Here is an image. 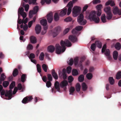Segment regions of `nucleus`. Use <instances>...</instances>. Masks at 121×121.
Here are the masks:
<instances>
[{"label": "nucleus", "instance_id": "nucleus-36", "mask_svg": "<svg viewBox=\"0 0 121 121\" xmlns=\"http://www.w3.org/2000/svg\"><path fill=\"white\" fill-rule=\"evenodd\" d=\"M72 73L73 75L76 76L78 74V71L76 69H73L72 71Z\"/></svg>", "mask_w": 121, "mask_h": 121}, {"label": "nucleus", "instance_id": "nucleus-11", "mask_svg": "<svg viewBox=\"0 0 121 121\" xmlns=\"http://www.w3.org/2000/svg\"><path fill=\"white\" fill-rule=\"evenodd\" d=\"M68 84V82L67 81L64 80L61 82L60 84V86L62 88H64V90H65L66 89V86Z\"/></svg>", "mask_w": 121, "mask_h": 121}, {"label": "nucleus", "instance_id": "nucleus-24", "mask_svg": "<svg viewBox=\"0 0 121 121\" xmlns=\"http://www.w3.org/2000/svg\"><path fill=\"white\" fill-rule=\"evenodd\" d=\"M40 23L41 25L43 26H45L47 25V21L46 19H42L40 21Z\"/></svg>", "mask_w": 121, "mask_h": 121}, {"label": "nucleus", "instance_id": "nucleus-10", "mask_svg": "<svg viewBox=\"0 0 121 121\" xmlns=\"http://www.w3.org/2000/svg\"><path fill=\"white\" fill-rule=\"evenodd\" d=\"M60 27L59 26H58L55 28L54 31L53 33V37H55L58 35L60 32Z\"/></svg>", "mask_w": 121, "mask_h": 121}, {"label": "nucleus", "instance_id": "nucleus-46", "mask_svg": "<svg viewBox=\"0 0 121 121\" xmlns=\"http://www.w3.org/2000/svg\"><path fill=\"white\" fill-rule=\"evenodd\" d=\"M85 59V57L84 56L82 57L81 58V59L79 62V66L80 67L82 66V62H83Z\"/></svg>", "mask_w": 121, "mask_h": 121}, {"label": "nucleus", "instance_id": "nucleus-26", "mask_svg": "<svg viewBox=\"0 0 121 121\" xmlns=\"http://www.w3.org/2000/svg\"><path fill=\"white\" fill-rule=\"evenodd\" d=\"M101 19L103 22L105 23L107 21L105 15L104 14L102 15L101 17Z\"/></svg>", "mask_w": 121, "mask_h": 121}, {"label": "nucleus", "instance_id": "nucleus-33", "mask_svg": "<svg viewBox=\"0 0 121 121\" xmlns=\"http://www.w3.org/2000/svg\"><path fill=\"white\" fill-rule=\"evenodd\" d=\"M54 18L56 21H58L59 19V16L58 13H55L54 16Z\"/></svg>", "mask_w": 121, "mask_h": 121}, {"label": "nucleus", "instance_id": "nucleus-54", "mask_svg": "<svg viewBox=\"0 0 121 121\" xmlns=\"http://www.w3.org/2000/svg\"><path fill=\"white\" fill-rule=\"evenodd\" d=\"M47 78L49 81H52V77L51 74H47Z\"/></svg>", "mask_w": 121, "mask_h": 121}, {"label": "nucleus", "instance_id": "nucleus-64", "mask_svg": "<svg viewBox=\"0 0 121 121\" xmlns=\"http://www.w3.org/2000/svg\"><path fill=\"white\" fill-rule=\"evenodd\" d=\"M70 29L68 28L65 29L64 31L63 32V33L64 34H65L67 33L69 31V30Z\"/></svg>", "mask_w": 121, "mask_h": 121}, {"label": "nucleus", "instance_id": "nucleus-17", "mask_svg": "<svg viewBox=\"0 0 121 121\" xmlns=\"http://www.w3.org/2000/svg\"><path fill=\"white\" fill-rule=\"evenodd\" d=\"M52 74L53 77L55 79H58V75L54 69H53L52 70Z\"/></svg>", "mask_w": 121, "mask_h": 121}, {"label": "nucleus", "instance_id": "nucleus-40", "mask_svg": "<svg viewBox=\"0 0 121 121\" xmlns=\"http://www.w3.org/2000/svg\"><path fill=\"white\" fill-rule=\"evenodd\" d=\"M109 81L110 84L111 85H113L114 83V80L112 77H109Z\"/></svg>", "mask_w": 121, "mask_h": 121}, {"label": "nucleus", "instance_id": "nucleus-53", "mask_svg": "<svg viewBox=\"0 0 121 121\" xmlns=\"http://www.w3.org/2000/svg\"><path fill=\"white\" fill-rule=\"evenodd\" d=\"M73 78L71 76H69L68 78V81L69 83H71L73 80Z\"/></svg>", "mask_w": 121, "mask_h": 121}, {"label": "nucleus", "instance_id": "nucleus-57", "mask_svg": "<svg viewBox=\"0 0 121 121\" xmlns=\"http://www.w3.org/2000/svg\"><path fill=\"white\" fill-rule=\"evenodd\" d=\"M33 14H34L33 10H30L29 13V17L30 18H32L33 17Z\"/></svg>", "mask_w": 121, "mask_h": 121}, {"label": "nucleus", "instance_id": "nucleus-50", "mask_svg": "<svg viewBox=\"0 0 121 121\" xmlns=\"http://www.w3.org/2000/svg\"><path fill=\"white\" fill-rule=\"evenodd\" d=\"M104 52H105L104 54L106 56H108L109 55H110V51L108 49H106Z\"/></svg>", "mask_w": 121, "mask_h": 121}, {"label": "nucleus", "instance_id": "nucleus-18", "mask_svg": "<svg viewBox=\"0 0 121 121\" xmlns=\"http://www.w3.org/2000/svg\"><path fill=\"white\" fill-rule=\"evenodd\" d=\"M96 46L98 48H101L102 47V43L99 41H96L95 43Z\"/></svg>", "mask_w": 121, "mask_h": 121}, {"label": "nucleus", "instance_id": "nucleus-45", "mask_svg": "<svg viewBox=\"0 0 121 121\" xmlns=\"http://www.w3.org/2000/svg\"><path fill=\"white\" fill-rule=\"evenodd\" d=\"M42 68L44 71L46 72H47L48 67L46 65L43 64L42 65Z\"/></svg>", "mask_w": 121, "mask_h": 121}, {"label": "nucleus", "instance_id": "nucleus-7", "mask_svg": "<svg viewBox=\"0 0 121 121\" xmlns=\"http://www.w3.org/2000/svg\"><path fill=\"white\" fill-rule=\"evenodd\" d=\"M112 11L114 14H118L119 15H121V9H118L117 7H115L114 8Z\"/></svg>", "mask_w": 121, "mask_h": 121}, {"label": "nucleus", "instance_id": "nucleus-28", "mask_svg": "<svg viewBox=\"0 0 121 121\" xmlns=\"http://www.w3.org/2000/svg\"><path fill=\"white\" fill-rule=\"evenodd\" d=\"M104 10L106 13L111 12L110 9V7L109 6L105 7L104 9Z\"/></svg>", "mask_w": 121, "mask_h": 121}, {"label": "nucleus", "instance_id": "nucleus-51", "mask_svg": "<svg viewBox=\"0 0 121 121\" xmlns=\"http://www.w3.org/2000/svg\"><path fill=\"white\" fill-rule=\"evenodd\" d=\"M23 6L24 7L25 10L27 12L28 11L29 8V5L28 4L24 5L23 4Z\"/></svg>", "mask_w": 121, "mask_h": 121}, {"label": "nucleus", "instance_id": "nucleus-63", "mask_svg": "<svg viewBox=\"0 0 121 121\" xmlns=\"http://www.w3.org/2000/svg\"><path fill=\"white\" fill-rule=\"evenodd\" d=\"M23 17V19L25 18L26 17V14L25 12H24L21 14H20Z\"/></svg>", "mask_w": 121, "mask_h": 121}, {"label": "nucleus", "instance_id": "nucleus-19", "mask_svg": "<svg viewBox=\"0 0 121 121\" xmlns=\"http://www.w3.org/2000/svg\"><path fill=\"white\" fill-rule=\"evenodd\" d=\"M6 77L4 75V73H2L0 76V84H1L2 83V81H4L5 80V79Z\"/></svg>", "mask_w": 121, "mask_h": 121}, {"label": "nucleus", "instance_id": "nucleus-21", "mask_svg": "<svg viewBox=\"0 0 121 121\" xmlns=\"http://www.w3.org/2000/svg\"><path fill=\"white\" fill-rule=\"evenodd\" d=\"M106 5H108L110 4L112 6H113L115 5V4L114 2L112 0L108 1L106 2L105 3Z\"/></svg>", "mask_w": 121, "mask_h": 121}, {"label": "nucleus", "instance_id": "nucleus-34", "mask_svg": "<svg viewBox=\"0 0 121 121\" xmlns=\"http://www.w3.org/2000/svg\"><path fill=\"white\" fill-rule=\"evenodd\" d=\"M80 88L81 86L80 84L79 83H77L75 87L76 91L77 92H79L80 91Z\"/></svg>", "mask_w": 121, "mask_h": 121}, {"label": "nucleus", "instance_id": "nucleus-31", "mask_svg": "<svg viewBox=\"0 0 121 121\" xmlns=\"http://www.w3.org/2000/svg\"><path fill=\"white\" fill-rule=\"evenodd\" d=\"M78 80L80 82H82L84 80V76L83 74L80 75L78 78Z\"/></svg>", "mask_w": 121, "mask_h": 121}, {"label": "nucleus", "instance_id": "nucleus-61", "mask_svg": "<svg viewBox=\"0 0 121 121\" xmlns=\"http://www.w3.org/2000/svg\"><path fill=\"white\" fill-rule=\"evenodd\" d=\"M23 19L22 20L21 19L19 18L18 19V20L17 21V23L19 24H23Z\"/></svg>", "mask_w": 121, "mask_h": 121}, {"label": "nucleus", "instance_id": "nucleus-13", "mask_svg": "<svg viewBox=\"0 0 121 121\" xmlns=\"http://www.w3.org/2000/svg\"><path fill=\"white\" fill-rule=\"evenodd\" d=\"M96 8L98 11L97 15L98 16H100L101 13V9L102 8V5L101 4L98 5L96 6Z\"/></svg>", "mask_w": 121, "mask_h": 121}, {"label": "nucleus", "instance_id": "nucleus-27", "mask_svg": "<svg viewBox=\"0 0 121 121\" xmlns=\"http://www.w3.org/2000/svg\"><path fill=\"white\" fill-rule=\"evenodd\" d=\"M82 90L84 91H86L87 88V86L85 82H83L82 83Z\"/></svg>", "mask_w": 121, "mask_h": 121}, {"label": "nucleus", "instance_id": "nucleus-35", "mask_svg": "<svg viewBox=\"0 0 121 121\" xmlns=\"http://www.w3.org/2000/svg\"><path fill=\"white\" fill-rule=\"evenodd\" d=\"M75 91V89L74 87L71 86L70 87L69 90V92H70L69 94L70 95H73V93Z\"/></svg>", "mask_w": 121, "mask_h": 121}, {"label": "nucleus", "instance_id": "nucleus-58", "mask_svg": "<svg viewBox=\"0 0 121 121\" xmlns=\"http://www.w3.org/2000/svg\"><path fill=\"white\" fill-rule=\"evenodd\" d=\"M76 29L78 31L81 30L83 28V26H78L76 27Z\"/></svg>", "mask_w": 121, "mask_h": 121}, {"label": "nucleus", "instance_id": "nucleus-29", "mask_svg": "<svg viewBox=\"0 0 121 121\" xmlns=\"http://www.w3.org/2000/svg\"><path fill=\"white\" fill-rule=\"evenodd\" d=\"M18 72L17 69L16 68L15 69L13 73V76L14 77H15L18 75Z\"/></svg>", "mask_w": 121, "mask_h": 121}, {"label": "nucleus", "instance_id": "nucleus-30", "mask_svg": "<svg viewBox=\"0 0 121 121\" xmlns=\"http://www.w3.org/2000/svg\"><path fill=\"white\" fill-rule=\"evenodd\" d=\"M107 14V18L108 20H109L111 19L112 18V12L106 13Z\"/></svg>", "mask_w": 121, "mask_h": 121}, {"label": "nucleus", "instance_id": "nucleus-15", "mask_svg": "<svg viewBox=\"0 0 121 121\" xmlns=\"http://www.w3.org/2000/svg\"><path fill=\"white\" fill-rule=\"evenodd\" d=\"M30 40L31 43L33 44L36 43L37 42L36 38L33 36H31L30 39Z\"/></svg>", "mask_w": 121, "mask_h": 121}, {"label": "nucleus", "instance_id": "nucleus-60", "mask_svg": "<svg viewBox=\"0 0 121 121\" xmlns=\"http://www.w3.org/2000/svg\"><path fill=\"white\" fill-rule=\"evenodd\" d=\"M35 57V55L33 53H31L30 54L29 57V58L30 59H32L34 58Z\"/></svg>", "mask_w": 121, "mask_h": 121}, {"label": "nucleus", "instance_id": "nucleus-5", "mask_svg": "<svg viewBox=\"0 0 121 121\" xmlns=\"http://www.w3.org/2000/svg\"><path fill=\"white\" fill-rule=\"evenodd\" d=\"M78 0H72V1H70L68 4L67 5V6L68 7L67 13V15H69L71 12L73 6V2L74 3Z\"/></svg>", "mask_w": 121, "mask_h": 121}, {"label": "nucleus", "instance_id": "nucleus-38", "mask_svg": "<svg viewBox=\"0 0 121 121\" xmlns=\"http://www.w3.org/2000/svg\"><path fill=\"white\" fill-rule=\"evenodd\" d=\"M116 78L117 79H119L121 78V71H119L117 73Z\"/></svg>", "mask_w": 121, "mask_h": 121}, {"label": "nucleus", "instance_id": "nucleus-1", "mask_svg": "<svg viewBox=\"0 0 121 121\" xmlns=\"http://www.w3.org/2000/svg\"><path fill=\"white\" fill-rule=\"evenodd\" d=\"M60 44L62 48L59 44H56V52L57 54H60L61 52H64L66 49L65 46L67 47H70L71 46L72 44L71 42L68 39H66L64 41L61 40Z\"/></svg>", "mask_w": 121, "mask_h": 121}, {"label": "nucleus", "instance_id": "nucleus-39", "mask_svg": "<svg viewBox=\"0 0 121 121\" xmlns=\"http://www.w3.org/2000/svg\"><path fill=\"white\" fill-rule=\"evenodd\" d=\"M39 7L36 6L35 7L33 8V12L34 14H36L39 10Z\"/></svg>", "mask_w": 121, "mask_h": 121}, {"label": "nucleus", "instance_id": "nucleus-4", "mask_svg": "<svg viewBox=\"0 0 121 121\" xmlns=\"http://www.w3.org/2000/svg\"><path fill=\"white\" fill-rule=\"evenodd\" d=\"M84 16L82 14H81L78 17V21L79 24L81 25H84L86 22V20L84 19Z\"/></svg>", "mask_w": 121, "mask_h": 121}, {"label": "nucleus", "instance_id": "nucleus-3", "mask_svg": "<svg viewBox=\"0 0 121 121\" xmlns=\"http://www.w3.org/2000/svg\"><path fill=\"white\" fill-rule=\"evenodd\" d=\"M1 95H5V97H8L9 99H10L12 98V90H9V91L6 90L5 92L4 90L2 89L1 91Z\"/></svg>", "mask_w": 121, "mask_h": 121}, {"label": "nucleus", "instance_id": "nucleus-43", "mask_svg": "<svg viewBox=\"0 0 121 121\" xmlns=\"http://www.w3.org/2000/svg\"><path fill=\"white\" fill-rule=\"evenodd\" d=\"M9 82L7 81H4L3 83V85L4 87H6L9 85Z\"/></svg>", "mask_w": 121, "mask_h": 121}, {"label": "nucleus", "instance_id": "nucleus-8", "mask_svg": "<svg viewBox=\"0 0 121 121\" xmlns=\"http://www.w3.org/2000/svg\"><path fill=\"white\" fill-rule=\"evenodd\" d=\"M80 7L76 6L73 8V14L77 15L79 13L80 11Z\"/></svg>", "mask_w": 121, "mask_h": 121}, {"label": "nucleus", "instance_id": "nucleus-41", "mask_svg": "<svg viewBox=\"0 0 121 121\" xmlns=\"http://www.w3.org/2000/svg\"><path fill=\"white\" fill-rule=\"evenodd\" d=\"M86 76L88 80H91L93 77L92 74L90 73H87Z\"/></svg>", "mask_w": 121, "mask_h": 121}, {"label": "nucleus", "instance_id": "nucleus-47", "mask_svg": "<svg viewBox=\"0 0 121 121\" xmlns=\"http://www.w3.org/2000/svg\"><path fill=\"white\" fill-rule=\"evenodd\" d=\"M74 63L75 65H78L79 66V63H78V58L77 57L75 58L74 60Z\"/></svg>", "mask_w": 121, "mask_h": 121}, {"label": "nucleus", "instance_id": "nucleus-23", "mask_svg": "<svg viewBox=\"0 0 121 121\" xmlns=\"http://www.w3.org/2000/svg\"><path fill=\"white\" fill-rule=\"evenodd\" d=\"M59 85H60V84H59V83L57 81H56L54 84L55 88L57 89L58 91H59L60 89L59 86Z\"/></svg>", "mask_w": 121, "mask_h": 121}, {"label": "nucleus", "instance_id": "nucleus-9", "mask_svg": "<svg viewBox=\"0 0 121 121\" xmlns=\"http://www.w3.org/2000/svg\"><path fill=\"white\" fill-rule=\"evenodd\" d=\"M69 39L73 43L77 42L78 41V39L76 36L74 35H70L69 36Z\"/></svg>", "mask_w": 121, "mask_h": 121}, {"label": "nucleus", "instance_id": "nucleus-49", "mask_svg": "<svg viewBox=\"0 0 121 121\" xmlns=\"http://www.w3.org/2000/svg\"><path fill=\"white\" fill-rule=\"evenodd\" d=\"M96 48V45L95 43H93L92 44L91 46V49L93 51H94Z\"/></svg>", "mask_w": 121, "mask_h": 121}, {"label": "nucleus", "instance_id": "nucleus-44", "mask_svg": "<svg viewBox=\"0 0 121 121\" xmlns=\"http://www.w3.org/2000/svg\"><path fill=\"white\" fill-rule=\"evenodd\" d=\"M15 83L14 82H13L10 84L9 86V88L10 90L12 89L15 86Z\"/></svg>", "mask_w": 121, "mask_h": 121}, {"label": "nucleus", "instance_id": "nucleus-25", "mask_svg": "<svg viewBox=\"0 0 121 121\" xmlns=\"http://www.w3.org/2000/svg\"><path fill=\"white\" fill-rule=\"evenodd\" d=\"M118 56V53L116 51H114L113 52V58L115 60L117 59Z\"/></svg>", "mask_w": 121, "mask_h": 121}, {"label": "nucleus", "instance_id": "nucleus-56", "mask_svg": "<svg viewBox=\"0 0 121 121\" xmlns=\"http://www.w3.org/2000/svg\"><path fill=\"white\" fill-rule=\"evenodd\" d=\"M50 81H48L46 83V86L48 88L50 87L52 85V83Z\"/></svg>", "mask_w": 121, "mask_h": 121}, {"label": "nucleus", "instance_id": "nucleus-20", "mask_svg": "<svg viewBox=\"0 0 121 121\" xmlns=\"http://www.w3.org/2000/svg\"><path fill=\"white\" fill-rule=\"evenodd\" d=\"M55 49L54 47L52 45H51L48 47V50L49 52H53L54 51Z\"/></svg>", "mask_w": 121, "mask_h": 121}, {"label": "nucleus", "instance_id": "nucleus-48", "mask_svg": "<svg viewBox=\"0 0 121 121\" xmlns=\"http://www.w3.org/2000/svg\"><path fill=\"white\" fill-rule=\"evenodd\" d=\"M37 68L38 72L40 73L41 72V67L40 65L39 64H37Z\"/></svg>", "mask_w": 121, "mask_h": 121}, {"label": "nucleus", "instance_id": "nucleus-37", "mask_svg": "<svg viewBox=\"0 0 121 121\" xmlns=\"http://www.w3.org/2000/svg\"><path fill=\"white\" fill-rule=\"evenodd\" d=\"M115 47L117 50H120L121 47V45L119 43H117L115 45Z\"/></svg>", "mask_w": 121, "mask_h": 121}, {"label": "nucleus", "instance_id": "nucleus-59", "mask_svg": "<svg viewBox=\"0 0 121 121\" xmlns=\"http://www.w3.org/2000/svg\"><path fill=\"white\" fill-rule=\"evenodd\" d=\"M33 48V46L31 44H29L27 47V48L28 50H32Z\"/></svg>", "mask_w": 121, "mask_h": 121}, {"label": "nucleus", "instance_id": "nucleus-14", "mask_svg": "<svg viewBox=\"0 0 121 121\" xmlns=\"http://www.w3.org/2000/svg\"><path fill=\"white\" fill-rule=\"evenodd\" d=\"M41 26L40 25H36L35 28L36 33L37 34H39L41 31Z\"/></svg>", "mask_w": 121, "mask_h": 121}, {"label": "nucleus", "instance_id": "nucleus-6", "mask_svg": "<svg viewBox=\"0 0 121 121\" xmlns=\"http://www.w3.org/2000/svg\"><path fill=\"white\" fill-rule=\"evenodd\" d=\"M33 99L32 96H27L23 99L22 102L23 104H26L30 102Z\"/></svg>", "mask_w": 121, "mask_h": 121}, {"label": "nucleus", "instance_id": "nucleus-22", "mask_svg": "<svg viewBox=\"0 0 121 121\" xmlns=\"http://www.w3.org/2000/svg\"><path fill=\"white\" fill-rule=\"evenodd\" d=\"M24 11V9L22 7L20 8L18 10V19L20 18V15L21 14L23 13Z\"/></svg>", "mask_w": 121, "mask_h": 121}, {"label": "nucleus", "instance_id": "nucleus-16", "mask_svg": "<svg viewBox=\"0 0 121 121\" xmlns=\"http://www.w3.org/2000/svg\"><path fill=\"white\" fill-rule=\"evenodd\" d=\"M67 11V8H65L62 10L60 12L59 15L60 16L63 17L66 14Z\"/></svg>", "mask_w": 121, "mask_h": 121}, {"label": "nucleus", "instance_id": "nucleus-32", "mask_svg": "<svg viewBox=\"0 0 121 121\" xmlns=\"http://www.w3.org/2000/svg\"><path fill=\"white\" fill-rule=\"evenodd\" d=\"M26 74H23L22 75L21 77V80L22 82H24L26 81Z\"/></svg>", "mask_w": 121, "mask_h": 121}, {"label": "nucleus", "instance_id": "nucleus-2", "mask_svg": "<svg viewBox=\"0 0 121 121\" xmlns=\"http://www.w3.org/2000/svg\"><path fill=\"white\" fill-rule=\"evenodd\" d=\"M96 13L95 11H92L91 12L88 16V19L91 21H93L96 23H98L100 19L96 15Z\"/></svg>", "mask_w": 121, "mask_h": 121}, {"label": "nucleus", "instance_id": "nucleus-62", "mask_svg": "<svg viewBox=\"0 0 121 121\" xmlns=\"http://www.w3.org/2000/svg\"><path fill=\"white\" fill-rule=\"evenodd\" d=\"M71 68L70 66H69L67 68V72L69 74L71 72Z\"/></svg>", "mask_w": 121, "mask_h": 121}, {"label": "nucleus", "instance_id": "nucleus-52", "mask_svg": "<svg viewBox=\"0 0 121 121\" xmlns=\"http://www.w3.org/2000/svg\"><path fill=\"white\" fill-rule=\"evenodd\" d=\"M72 20V18L70 17H68L64 19V21L66 22L71 21Z\"/></svg>", "mask_w": 121, "mask_h": 121}, {"label": "nucleus", "instance_id": "nucleus-42", "mask_svg": "<svg viewBox=\"0 0 121 121\" xmlns=\"http://www.w3.org/2000/svg\"><path fill=\"white\" fill-rule=\"evenodd\" d=\"M44 55L43 52L41 53L39 57V59L40 60H43L44 59Z\"/></svg>", "mask_w": 121, "mask_h": 121}, {"label": "nucleus", "instance_id": "nucleus-12", "mask_svg": "<svg viewBox=\"0 0 121 121\" xmlns=\"http://www.w3.org/2000/svg\"><path fill=\"white\" fill-rule=\"evenodd\" d=\"M47 19L48 23H51L53 20V15L52 13H50L47 15Z\"/></svg>", "mask_w": 121, "mask_h": 121}, {"label": "nucleus", "instance_id": "nucleus-55", "mask_svg": "<svg viewBox=\"0 0 121 121\" xmlns=\"http://www.w3.org/2000/svg\"><path fill=\"white\" fill-rule=\"evenodd\" d=\"M106 44H105L104 45L102 49V52L103 53H104L105 52V50L106 49Z\"/></svg>", "mask_w": 121, "mask_h": 121}]
</instances>
